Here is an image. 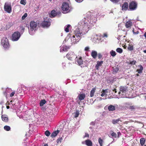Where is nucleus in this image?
Listing matches in <instances>:
<instances>
[{"label":"nucleus","mask_w":146,"mask_h":146,"mask_svg":"<svg viewBox=\"0 0 146 146\" xmlns=\"http://www.w3.org/2000/svg\"><path fill=\"white\" fill-rule=\"evenodd\" d=\"M90 19L84 18L80 21L78 23L77 28L74 31V35L70 37L71 44H75L78 42L81 38L82 36L86 34L90 27L91 21Z\"/></svg>","instance_id":"obj_1"},{"label":"nucleus","mask_w":146,"mask_h":146,"mask_svg":"<svg viewBox=\"0 0 146 146\" xmlns=\"http://www.w3.org/2000/svg\"><path fill=\"white\" fill-rule=\"evenodd\" d=\"M36 23L33 21L31 22L30 23V29H29V33L31 35H33L36 30Z\"/></svg>","instance_id":"obj_2"},{"label":"nucleus","mask_w":146,"mask_h":146,"mask_svg":"<svg viewBox=\"0 0 146 146\" xmlns=\"http://www.w3.org/2000/svg\"><path fill=\"white\" fill-rule=\"evenodd\" d=\"M62 12L64 13H66L69 12L71 10L68 3L66 2H64L62 6Z\"/></svg>","instance_id":"obj_3"},{"label":"nucleus","mask_w":146,"mask_h":146,"mask_svg":"<svg viewBox=\"0 0 146 146\" xmlns=\"http://www.w3.org/2000/svg\"><path fill=\"white\" fill-rule=\"evenodd\" d=\"M1 44L4 48L8 49L10 46L8 39L5 37H3L1 41Z\"/></svg>","instance_id":"obj_4"},{"label":"nucleus","mask_w":146,"mask_h":146,"mask_svg":"<svg viewBox=\"0 0 146 146\" xmlns=\"http://www.w3.org/2000/svg\"><path fill=\"white\" fill-rule=\"evenodd\" d=\"M4 9L5 11L8 13H10L12 11L11 4L10 3H5L4 6Z\"/></svg>","instance_id":"obj_5"},{"label":"nucleus","mask_w":146,"mask_h":146,"mask_svg":"<svg viewBox=\"0 0 146 146\" xmlns=\"http://www.w3.org/2000/svg\"><path fill=\"white\" fill-rule=\"evenodd\" d=\"M21 36L20 33L19 32H15L12 35V40L13 41H17L19 38Z\"/></svg>","instance_id":"obj_6"},{"label":"nucleus","mask_w":146,"mask_h":146,"mask_svg":"<svg viewBox=\"0 0 146 146\" xmlns=\"http://www.w3.org/2000/svg\"><path fill=\"white\" fill-rule=\"evenodd\" d=\"M137 4L134 1H132L130 3L129 6V9L131 11L135 10L137 8Z\"/></svg>","instance_id":"obj_7"},{"label":"nucleus","mask_w":146,"mask_h":146,"mask_svg":"<svg viewBox=\"0 0 146 146\" xmlns=\"http://www.w3.org/2000/svg\"><path fill=\"white\" fill-rule=\"evenodd\" d=\"M67 58L68 59L72 60V59L76 58V56L74 55L73 52H69L66 55Z\"/></svg>","instance_id":"obj_8"},{"label":"nucleus","mask_w":146,"mask_h":146,"mask_svg":"<svg viewBox=\"0 0 146 146\" xmlns=\"http://www.w3.org/2000/svg\"><path fill=\"white\" fill-rule=\"evenodd\" d=\"M128 3L127 2H125L122 5V10L123 11L127 10L128 9Z\"/></svg>","instance_id":"obj_9"},{"label":"nucleus","mask_w":146,"mask_h":146,"mask_svg":"<svg viewBox=\"0 0 146 146\" xmlns=\"http://www.w3.org/2000/svg\"><path fill=\"white\" fill-rule=\"evenodd\" d=\"M42 24L43 27H48L50 26V23L49 21H44L42 23Z\"/></svg>","instance_id":"obj_10"},{"label":"nucleus","mask_w":146,"mask_h":146,"mask_svg":"<svg viewBox=\"0 0 146 146\" xmlns=\"http://www.w3.org/2000/svg\"><path fill=\"white\" fill-rule=\"evenodd\" d=\"M76 61L77 64L79 65H81L83 63V61L81 57L78 58L77 57H76Z\"/></svg>","instance_id":"obj_11"},{"label":"nucleus","mask_w":146,"mask_h":146,"mask_svg":"<svg viewBox=\"0 0 146 146\" xmlns=\"http://www.w3.org/2000/svg\"><path fill=\"white\" fill-rule=\"evenodd\" d=\"M103 63V61H98L97 64L95 66V68L96 69L98 70L99 69V67L101 66Z\"/></svg>","instance_id":"obj_12"},{"label":"nucleus","mask_w":146,"mask_h":146,"mask_svg":"<svg viewBox=\"0 0 146 146\" xmlns=\"http://www.w3.org/2000/svg\"><path fill=\"white\" fill-rule=\"evenodd\" d=\"M2 120L5 122H7L8 121V118L7 115H3L1 116Z\"/></svg>","instance_id":"obj_13"},{"label":"nucleus","mask_w":146,"mask_h":146,"mask_svg":"<svg viewBox=\"0 0 146 146\" xmlns=\"http://www.w3.org/2000/svg\"><path fill=\"white\" fill-rule=\"evenodd\" d=\"M85 143L86 145L87 146H92V141L89 139L86 140L85 141Z\"/></svg>","instance_id":"obj_14"},{"label":"nucleus","mask_w":146,"mask_h":146,"mask_svg":"<svg viewBox=\"0 0 146 146\" xmlns=\"http://www.w3.org/2000/svg\"><path fill=\"white\" fill-rule=\"evenodd\" d=\"M91 56L94 59L96 58L97 56V52L96 51L92 50L91 52Z\"/></svg>","instance_id":"obj_15"},{"label":"nucleus","mask_w":146,"mask_h":146,"mask_svg":"<svg viewBox=\"0 0 146 146\" xmlns=\"http://www.w3.org/2000/svg\"><path fill=\"white\" fill-rule=\"evenodd\" d=\"M85 97V94L83 93L80 94L78 96L79 99L80 101L84 100Z\"/></svg>","instance_id":"obj_16"},{"label":"nucleus","mask_w":146,"mask_h":146,"mask_svg":"<svg viewBox=\"0 0 146 146\" xmlns=\"http://www.w3.org/2000/svg\"><path fill=\"white\" fill-rule=\"evenodd\" d=\"M108 110L110 111H113L115 110V106L111 105L108 107Z\"/></svg>","instance_id":"obj_17"},{"label":"nucleus","mask_w":146,"mask_h":146,"mask_svg":"<svg viewBox=\"0 0 146 146\" xmlns=\"http://www.w3.org/2000/svg\"><path fill=\"white\" fill-rule=\"evenodd\" d=\"M138 67L139 68L137 70V72L139 74L142 73L143 69V67L141 65H139L138 66Z\"/></svg>","instance_id":"obj_18"},{"label":"nucleus","mask_w":146,"mask_h":146,"mask_svg":"<svg viewBox=\"0 0 146 146\" xmlns=\"http://www.w3.org/2000/svg\"><path fill=\"white\" fill-rule=\"evenodd\" d=\"M69 48V47L67 46H64L63 47L61 48L60 49V52H62V51L66 52L67 51V50Z\"/></svg>","instance_id":"obj_19"},{"label":"nucleus","mask_w":146,"mask_h":146,"mask_svg":"<svg viewBox=\"0 0 146 146\" xmlns=\"http://www.w3.org/2000/svg\"><path fill=\"white\" fill-rule=\"evenodd\" d=\"M132 25V22L129 21H127L125 24V27L127 28L130 27Z\"/></svg>","instance_id":"obj_20"},{"label":"nucleus","mask_w":146,"mask_h":146,"mask_svg":"<svg viewBox=\"0 0 146 146\" xmlns=\"http://www.w3.org/2000/svg\"><path fill=\"white\" fill-rule=\"evenodd\" d=\"M59 131H60L58 130L54 131L52 133L51 136L52 137H55L56 135H57V134L59 133Z\"/></svg>","instance_id":"obj_21"},{"label":"nucleus","mask_w":146,"mask_h":146,"mask_svg":"<svg viewBox=\"0 0 146 146\" xmlns=\"http://www.w3.org/2000/svg\"><path fill=\"white\" fill-rule=\"evenodd\" d=\"M56 15L57 13L56 12V11L54 10H53L51 12V14L50 16L51 17H54Z\"/></svg>","instance_id":"obj_22"},{"label":"nucleus","mask_w":146,"mask_h":146,"mask_svg":"<svg viewBox=\"0 0 146 146\" xmlns=\"http://www.w3.org/2000/svg\"><path fill=\"white\" fill-rule=\"evenodd\" d=\"M120 121V119H114L112 121V123L113 124H115L117 123H119V122Z\"/></svg>","instance_id":"obj_23"},{"label":"nucleus","mask_w":146,"mask_h":146,"mask_svg":"<svg viewBox=\"0 0 146 146\" xmlns=\"http://www.w3.org/2000/svg\"><path fill=\"white\" fill-rule=\"evenodd\" d=\"M145 140L144 138H142L140 139V143L141 145H143L145 143Z\"/></svg>","instance_id":"obj_24"},{"label":"nucleus","mask_w":146,"mask_h":146,"mask_svg":"<svg viewBox=\"0 0 146 146\" xmlns=\"http://www.w3.org/2000/svg\"><path fill=\"white\" fill-rule=\"evenodd\" d=\"M126 92H118V94L121 97L124 98V96L125 95Z\"/></svg>","instance_id":"obj_25"},{"label":"nucleus","mask_w":146,"mask_h":146,"mask_svg":"<svg viewBox=\"0 0 146 146\" xmlns=\"http://www.w3.org/2000/svg\"><path fill=\"white\" fill-rule=\"evenodd\" d=\"M46 102V101L45 100H41L40 103V106H42L44 105Z\"/></svg>","instance_id":"obj_26"},{"label":"nucleus","mask_w":146,"mask_h":146,"mask_svg":"<svg viewBox=\"0 0 146 146\" xmlns=\"http://www.w3.org/2000/svg\"><path fill=\"white\" fill-rule=\"evenodd\" d=\"M79 115V112L78 110H76V111L74 113V117H77Z\"/></svg>","instance_id":"obj_27"},{"label":"nucleus","mask_w":146,"mask_h":146,"mask_svg":"<svg viewBox=\"0 0 146 146\" xmlns=\"http://www.w3.org/2000/svg\"><path fill=\"white\" fill-rule=\"evenodd\" d=\"M128 49L130 51H131L133 50V45L132 44H130L128 46Z\"/></svg>","instance_id":"obj_28"},{"label":"nucleus","mask_w":146,"mask_h":146,"mask_svg":"<svg viewBox=\"0 0 146 146\" xmlns=\"http://www.w3.org/2000/svg\"><path fill=\"white\" fill-rule=\"evenodd\" d=\"M126 87L121 86L120 88V90L121 91H126L127 89Z\"/></svg>","instance_id":"obj_29"},{"label":"nucleus","mask_w":146,"mask_h":146,"mask_svg":"<svg viewBox=\"0 0 146 146\" xmlns=\"http://www.w3.org/2000/svg\"><path fill=\"white\" fill-rule=\"evenodd\" d=\"M119 70V69L118 68L116 67H113V72L114 73H116Z\"/></svg>","instance_id":"obj_30"},{"label":"nucleus","mask_w":146,"mask_h":146,"mask_svg":"<svg viewBox=\"0 0 146 146\" xmlns=\"http://www.w3.org/2000/svg\"><path fill=\"white\" fill-rule=\"evenodd\" d=\"M110 54L113 57L115 56L116 55L115 52L113 50H112L110 52Z\"/></svg>","instance_id":"obj_31"},{"label":"nucleus","mask_w":146,"mask_h":146,"mask_svg":"<svg viewBox=\"0 0 146 146\" xmlns=\"http://www.w3.org/2000/svg\"><path fill=\"white\" fill-rule=\"evenodd\" d=\"M129 108L130 109L132 110L137 108V107L135 106H130L129 107Z\"/></svg>","instance_id":"obj_32"},{"label":"nucleus","mask_w":146,"mask_h":146,"mask_svg":"<svg viewBox=\"0 0 146 146\" xmlns=\"http://www.w3.org/2000/svg\"><path fill=\"white\" fill-rule=\"evenodd\" d=\"M4 129L5 130L7 131H9L10 130V127L9 126L7 125L5 126L4 127Z\"/></svg>","instance_id":"obj_33"},{"label":"nucleus","mask_w":146,"mask_h":146,"mask_svg":"<svg viewBox=\"0 0 146 146\" xmlns=\"http://www.w3.org/2000/svg\"><path fill=\"white\" fill-rule=\"evenodd\" d=\"M70 26V25H68L66 27H65V31L66 32H68L69 31L68 28Z\"/></svg>","instance_id":"obj_34"},{"label":"nucleus","mask_w":146,"mask_h":146,"mask_svg":"<svg viewBox=\"0 0 146 146\" xmlns=\"http://www.w3.org/2000/svg\"><path fill=\"white\" fill-rule=\"evenodd\" d=\"M116 51L117 52H119L120 53H122L123 52L122 49L120 48H117L116 50Z\"/></svg>","instance_id":"obj_35"},{"label":"nucleus","mask_w":146,"mask_h":146,"mask_svg":"<svg viewBox=\"0 0 146 146\" xmlns=\"http://www.w3.org/2000/svg\"><path fill=\"white\" fill-rule=\"evenodd\" d=\"M62 137H59L58 138L57 140V143L58 144L60 143L62 141Z\"/></svg>","instance_id":"obj_36"},{"label":"nucleus","mask_w":146,"mask_h":146,"mask_svg":"<svg viewBox=\"0 0 146 146\" xmlns=\"http://www.w3.org/2000/svg\"><path fill=\"white\" fill-rule=\"evenodd\" d=\"M99 143L100 145L101 146H102L103 144V140L101 139V138H99L98 140Z\"/></svg>","instance_id":"obj_37"},{"label":"nucleus","mask_w":146,"mask_h":146,"mask_svg":"<svg viewBox=\"0 0 146 146\" xmlns=\"http://www.w3.org/2000/svg\"><path fill=\"white\" fill-rule=\"evenodd\" d=\"M20 3L21 4L25 5L26 3V0H21L20 1Z\"/></svg>","instance_id":"obj_38"},{"label":"nucleus","mask_w":146,"mask_h":146,"mask_svg":"<svg viewBox=\"0 0 146 146\" xmlns=\"http://www.w3.org/2000/svg\"><path fill=\"white\" fill-rule=\"evenodd\" d=\"M111 136L112 137H113L115 138H116L117 137V134L116 133L114 132H112L111 135Z\"/></svg>","instance_id":"obj_39"},{"label":"nucleus","mask_w":146,"mask_h":146,"mask_svg":"<svg viewBox=\"0 0 146 146\" xmlns=\"http://www.w3.org/2000/svg\"><path fill=\"white\" fill-rule=\"evenodd\" d=\"M45 134L46 136H49L50 135V133L47 130L45 132Z\"/></svg>","instance_id":"obj_40"},{"label":"nucleus","mask_w":146,"mask_h":146,"mask_svg":"<svg viewBox=\"0 0 146 146\" xmlns=\"http://www.w3.org/2000/svg\"><path fill=\"white\" fill-rule=\"evenodd\" d=\"M27 16V13H25L24 15L22 17V19L24 20L25 18H26Z\"/></svg>","instance_id":"obj_41"},{"label":"nucleus","mask_w":146,"mask_h":146,"mask_svg":"<svg viewBox=\"0 0 146 146\" xmlns=\"http://www.w3.org/2000/svg\"><path fill=\"white\" fill-rule=\"evenodd\" d=\"M136 62L135 60H132L130 61L129 64L131 65H134L135 64Z\"/></svg>","instance_id":"obj_42"},{"label":"nucleus","mask_w":146,"mask_h":146,"mask_svg":"<svg viewBox=\"0 0 146 146\" xmlns=\"http://www.w3.org/2000/svg\"><path fill=\"white\" fill-rule=\"evenodd\" d=\"M16 95L17 96H22V95L21 93V92H18L16 94Z\"/></svg>","instance_id":"obj_43"},{"label":"nucleus","mask_w":146,"mask_h":146,"mask_svg":"<svg viewBox=\"0 0 146 146\" xmlns=\"http://www.w3.org/2000/svg\"><path fill=\"white\" fill-rule=\"evenodd\" d=\"M112 2L114 3H118L120 0H110Z\"/></svg>","instance_id":"obj_44"},{"label":"nucleus","mask_w":146,"mask_h":146,"mask_svg":"<svg viewBox=\"0 0 146 146\" xmlns=\"http://www.w3.org/2000/svg\"><path fill=\"white\" fill-rule=\"evenodd\" d=\"M106 92H103V93L101 94V96L102 97H103L104 96H106L107 95L106 93Z\"/></svg>","instance_id":"obj_45"},{"label":"nucleus","mask_w":146,"mask_h":146,"mask_svg":"<svg viewBox=\"0 0 146 146\" xmlns=\"http://www.w3.org/2000/svg\"><path fill=\"white\" fill-rule=\"evenodd\" d=\"M98 58L99 59H100L102 58V55L101 53H98Z\"/></svg>","instance_id":"obj_46"},{"label":"nucleus","mask_w":146,"mask_h":146,"mask_svg":"<svg viewBox=\"0 0 146 146\" xmlns=\"http://www.w3.org/2000/svg\"><path fill=\"white\" fill-rule=\"evenodd\" d=\"M94 92H90V96L92 97L94 95Z\"/></svg>","instance_id":"obj_47"},{"label":"nucleus","mask_w":146,"mask_h":146,"mask_svg":"<svg viewBox=\"0 0 146 146\" xmlns=\"http://www.w3.org/2000/svg\"><path fill=\"white\" fill-rule=\"evenodd\" d=\"M89 49V47H86L85 48V50L86 51H87Z\"/></svg>","instance_id":"obj_48"},{"label":"nucleus","mask_w":146,"mask_h":146,"mask_svg":"<svg viewBox=\"0 0 146 146\" xmlns=\"http://www.w3.org/2000/svg\"><path fill=\"white\" fill-rule=\"evenodd\" d=\"M15 93L14 92H12L10 94V97H12L15 94Z\"/></svg>","instance_id":"obj_49"},{"label":"nucleus","mask_w":146,"mask_h":146,"mask_svg":"<svg viewBox=\"0 0 146 146\" xmlns=\"http://www.w3.org/2000/svg\"><path fill=\"white\" fill-rule=\"evenodd\" d=\"M89 135L88 133H86L85 136H84V137H89Z\"/></svg>","instance_id":"obj_50"},{"label":"nucleus","mask_w":146,"mask_h":146,"mask_svg":"<svg viewBox=\"0 0 146 146\" xmlns=\"http://www.w3.org/2000/svg\"><path fill=\"white\" fill-rule=\"evenodd\" d=\"M103 37H108V35H107V34L106 33H104V35H103Z\"/></svg>","instance_id":"obj_51"},{"label":"nucleus","mask_w":146,"mask_h":146,"mask_svg":"<svg viewBox=\"0 0 146 146\" xmlns=\"http://www.w3.org/2000/svg\"><path fill=\"white\" fill-rule=\"evenodd\" d=\"M83 0H75V1L78 2H82Z\"/></svg>","instance_id":"obj_52"},{"label":"nucleus","mask_w":146,"mask_h":146,"mask_svg":"<svg viewBox=\"0 0 146 146\" xmlns=\"http://www.w3.org/2000/svg\"><path fill=\"white\" fill-rule=\"evenodd\" d=\"M133 34H138V33H139V32L138 31H137L135 33L133 31Z\"/></svg>","instance_id":"obj_53"},{"label":"nucleus","mask_w":146,"mask_h":146,"mask_svg":"<svg viewBox=\"0 0 146 146\" xmlns=\"http://www.w3.org/2000/svg\"><path fill=\"white\" fill-rule=\"evenodd\" d=\"M95 88H93L91 91L92 92V91H95Z\"/></svg>","instance_id":"obj_54"},{"label":"nucleus","mask_w":146,"mask_h":146,"mask_svg":"<svg viewBox=\"0 0 146 146\" xmlns=\"http://www.w3.org/2000/svg\"><path fill=\"white\" fill-rule=\"evenodd\" d=\"M144 36L145 38H146V32L144 33Z\"/></svg>","instance_id":"obj_55"},{"label":"nucleus","mask_w":146,"mask_h":146,"mask_svg":"<svg viewBox=\"0 0 146 146\" xmlns=\"http://www.w3.org/2000/svg\"><path fill=\"white\" fill-rule=\"evenodd\" d=\"M126 105L127 106V103H125L124 104L123 106H126Z\"/></svg>","instance_id":"obj_56"},{"label":"nucleus","mask_w":146,"mask_h":146,"mask_svg":"<svg viewBox=\"0 0 146 146\" xmlns=\"http://www.w3.org/2000/svg\"><path fill=\"white\" fill-rule=\"evenodd\" d=\"M6 107H7V109H8L9 108V106H7Z\"/></svg>","instance_id":"obj_57"},{"label":"nucleus","mask_w":146,"mask_h":146,"mask_svg":"<svg viewBox=\"0 0 146 146\" xmlns=\"http://www.w3.org/2000/svg\"><path fill=\"white\" fill-rule=\"evenodd\" d=\"M143 52H144L145 53H146V50H143Z\"/></svg>","instance_id":"obj_58"},{"label":"nucleus","mask_w":146,"mask_h":146,"mask_svg":"<svg viewBox=\"0 0 146 146\" xmlns=\"http://www.w3.org/2000/svg\"><path fill=\"white\" fill-rule=\"evenodd\" d=\"M10 90L9 89V88H8V89H7L6 90Z\"/></svg>","instance_id":"obj_59"},{"label":"nucleus","mask_w":146,"mask_h":146,"mask_svg":"<svg viewBox=\"0 0 146 146\" xmlns=\"http://www.w3.org/2000/svg\"><path fill=\"white\" fill-rule=\"evenodd\" d=\"M118 133V135H119V134H120V133L119 132L118 133Z\"/></svg>","instance_id":"obj_60"},{"label":"nucleus","mask_w":146,"mask_h":146,"mask_svg":"<svg viewBox=\"0 0 146 146\" xmlns=\"http://www.w3.org/2000/svg\"><path fill=\"white\" fill-rule=\"evenodd\" d=\"M44 146H48V145H44Z\"/></svg>","instance_id":"obj_61"},{"label":"nucleus","mask_w":146,"mask_h":146,"mask_svg":"<svg viewBox=\"0 0 146 146\" xmlns=\"http://www.w3.org/2000/svg\"><path fill=\"white\" fill-rule=\"evenodd\" d=\"M145 100H146V96H145Z\"/></svg>","instance_id":"obj_62"},{"label":"nucleus","mask_w":146,"mask_h":146,"mask_svg":"<svg viewBox=\"0 0 146 146\" xmlns=\"http://www.w3.org/2000/svg\"><path fill=\"white\" fill-rule=\"evenodd\" d=\"M102 91L104 92V91H105V90H103Z\"/></svg>","instance_id":"obj_63"},{"label":"nucleus","mask_w":146,"mask_h":146,"mask_svg":"<svg viewBox=\"0 0 146 146\" xmlns=\"http://www.w3.org/2000/svg\"><path fill=\"white\" fill-rule=\"evenodd\" d=\"M10 102H12V101L11 100Z\"/></svg>","instance_id":"obj_64"}]
</instances>
